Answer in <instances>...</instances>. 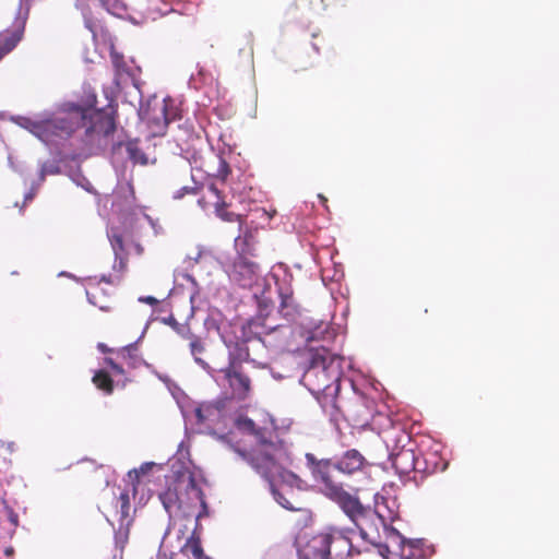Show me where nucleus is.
I'll return each instance as SVG.
<instances>
[{"label": "nucleus", "mask_w": 559, "mask_h": 559, "mask_svg": "<svg viewBox=\"0 0 559 559\" xmlns=\"http://www.w3.org/2000/svg\"><path fill=\"white\" fill-rule=\"evenodd\" d=\"M85 94L84 106H70L68 112L51 122L36 123L27 119L20 121L44 140L49 139V131L55 132L56 129L61 130V135L75 132L74 136L83 142L90 154L109 151L115 167L122 166L126 162L141 166L155 164L156 157L148 141L127 139L122 130L118 131L116 128L111 104L107 108L98 109L95 107L94 91L85 90Z\"/></svg>", "instance_id": "1"}, {"label": "nucleus", "mask_w": 559, "mask_h": 559, "mask_svg": "<svg viewBox=\"0 0 559 559\" xmlns=\"http://www.w3.org/2000/svg\"><path fill=\"white\" fill-rule=\"evenodd\" d=\"M267 321V318L258 316L240 326L229 325L218 329L221 338L228 348L229 366L216 370L212 378L219 386L228 388L234 399L246 400L251 391L249 377L238 370L236 364L250 361L257 367L265 368L267 366L266 362L259 361L252 355L265 350L266 341L263 338V335H269L284 329L283 325L269 324Z\"/></svg>", "instance_id": "2"}, {"label": "nucleus", "mask_w": 559, "mask_h": 559, "mask_svg": "<svg viewBox=\"0 0 559 559\" xmlns=\"http://www.w3.org/2000/svg\"><path fill=\"white\" fill-rule=\"evenodd\" d=\"M70 106H84V102L82 103H64L62 105V109L55 114L51 117H36V118H28V117H22L17 116L13 118V121L20 126L21 128L28 130L32 134H34L36 138H38L41 142H44L46 145L55 147L56 150V156H53L51 159L41 162H38L39 173H38V179L32 181L29 191H27L24 195V203L31 202L36 192L38 191L41 183L45 181L47 176L51 175H58L61 173V166L60 162L70 154L71 150L73 153L76 150H80V154L84 155H91L83 145V142L74 136L75 132H71V134H63L61 135V130L56 129V131L51 132L49 131V135L47 140L41 139L39 135H37L31 128H26L23 126V123L20 121L21 119H27L32 122L36 123H48L60 117L61 115H64L70 110Z\"/></svg>", "instance_id": "3"}, {"label": "nucleus", "mask_w": 559, "mask_h": 559, "mask_svg": "<svg viewBox=\"0 0 559 559\" xmlns=\"http://www.w3.org/2000/svg\"><path fill=\"white\" fill-rule=\"evenodd\" d=\"M237 451L238 455L261 475L269 486L282 483L290 488L302 489L305 487V481L286 468L292 464V457L284 444L278 440L265 441L262 439L259 451L254 452V454H248L240 450Z\"/></svg>", "instance_id": "4"}, {"label": "nucleus", "mask_w": 559, "mask_h": 559, "mask_svg": "<svg viewBox=\"0 0 559 559\" xmlns=\"http://www.w3.org/2000/svg\"><path fill=\"white\" fill-rule=\"evenodd\" d=\"M343 357L333 354L324 345L311 348L308 366L300 382L312 395L323 394L325 397H335L340 391L342 378Z\"/></svg>", "instance_id": "5"}, {"label": "nucleus", "mask_w": 559, "mask_h": 559, "mask_svg": "<svg viewBox=\"0 0 559 559\" xmlns=\"http://www.w3.org/2000/svg\"><path fill=\"white\" fill-rule=\"evenodd\" d=\"M349 531L335 527L313 536L298 549L299 559H352L354 547Z\"/></svg>", "instance_id": "6"}, {"label": "nucleus", "mask_w": 559, "mask_h": 559, "mask_svg": "<svg viewBox=\"0 0 559 559\" xmlns=\"http://www.w3.org/2000/svg\"><path fill=\"white\" fill-rule=\"evenodd\" d=\"M158 500L162 502L168 516L174 512L182 510L188 514L187 508H195L198 504L205 506L203 493L191 475L181 474L167 487L166 490L158 493Z\"/></svg>", "instance_id": "7"}, {"label": "nucleus", "mask_w": 559, "mask_h": 559, "mask_svg": "<svg viewBox=\"0 0 559 559\" xmlns=\"http://www.w3.org/2000/svg\"><path fill=\"white\" fill-rule=\"evenodd\" d=\"M193 431L195 433L210 435L218 441L227 444L237 454L240 448L233 443L231 433H219L221 428L227 427V415L225 411V401L202 403L194 409Z\"/></svg>", "instance_id": "8"}, {"label": "nucleus", "mask_w": 559, "mask_h": 559, "mask_svg": "<svg viewBox=\"0 0 559 559\" xmlns=\"http://www.w3.org/2000/svg\"><path fill=\"white\" fill-rule=\"evenodd\" d=\"M229 277L241 287H254L253 296L259 298V294H261L260 307L263 305L266 308L271 302V298L266 296L270 284L265 278L260 277L259 266L254 262L239 258L234 262Z\"/></svg>", "instance_id": "9"}, {"label": "nucleus", "mask_w": 559, "mask_h": 559, "mask_svg": "<svg viewBox=\"0 0 559 559\" xmlns=\"http://www.w3.org/2000/svg\"><path fill=\"white\" fill-rule=\"evenodd\" d=\"M373 514L380 522L388 540H403L399 527L393 526L394 523L401 521L400 502L396 497L376 495Z\"/></svg>", "instance_id": "10"}, {"label": "nucleus", "mask_w": 559, "mask_h": 559, "mask_svg": "<svg viewBox=\"0 0 559 559\" xmlns=\"http://www.w3.org/2000/svg\"><path fill=\"white\" fill-rule=\"evenodd\" d=\"M139 116L151 126L154 135H162L167 124L176 119L177 114L175 109L168 108L167 99L159 102L154 97L146 106H140Z\"/></svg>", "instance_id": "11"}, {"label": "nucleus", "mask_w": 559, "mask_h": 559, "mask_svg": "<svg viewBox=\"0 0 559 559\" xmlns=\"http://www.w3.org/2000/svg\"><path fill=\"white\" fill-rule=\"evenodd\" d=\"M273 280H275V284L277 286L278 296L281 299L278 312L281 316L287 321L295 322L298 319H302L306 316H302L301 309L299 305L296 302L293 290L289 286V282L292 276L284 272V276L281 280L280 276L273 273Z\"/></svg>", "instance_id": "12"}, {"label": "nucleus", "mask_w": 559, "mask_h": 559, "mask_svg": "<svg viewBox=\"0 0 559 559\" xmlns=\"http://www.w3.org/2000/svg\"><path fill=\"white\" fill-rule=\"evenodd\" d=\"M107 236L115 254V263L112 265L114 273L102 275L99 282L114 285L118 284L121 280L118 272H123L127 267V254L124 251L122 235L114 226L108 227Z\"/></svg>", "instance_id": "13"}, {"label": "nucleus", "mask_w": 559, "mask_h": 559, "mask_svg": "<svg viewBox=\"0 0 559 559\" xmlns=\"http://www.w3.org/2000/svg\"><path fill=\"white\" fill-rule=\"evenodd\" d=\"M300 335L310 345L313 342L330 343L335 337L334 330L323 320L305 317L299 322Z\"/></svg>", "instance_id": "14"}, {"label": "nucleus", "mask_w": 559, "mask_h": 559, "mask_svg": "<svg viewBox=\"0 0 559 559\" xmlns=\"http://www.w3.org/2000/svg\"><path fill=\"white\" fill-rule=\"evenodd\" d=\"M403 540L389 539L392 545L400 550L397 559H426L432 554V549L425 545L424 539H406Z\"/></svg>", "instance_id": "15"}, {"label": "nucleus", "mask_w": 559, "mask_h": 559, "mask_svg": "<svg viewBox=\"0 0 559 559\" xmlns=\"http://www.w3.org/2000/svg\"><path fill=\"white\" fill-rule=\"evenodd\" d=\"M174 292L183 294L185 292L190 299L191 305H194L197 296H199L200 289L197 281L188 273L175 272L174 274Z\"/></svg>", "instance_id": "16"}, {"label": "nucleus", "mask_w": 559, "mask_h": 559, "mask_svg": "<svg viewBox=\"0 0 559 559\" xmlns=\"http://www.w3.org/2000/svg\"><path fill=\"white\" fill-rule=\"evenodd\" d=\"M190 353L193 357L194 362L200 366L204 371H206L211 377L215 373L214 370L202 357L201 355L205 350L204 343L199 338L193 336L190 344Z\"/></svg>", "instance_id": "17"}, {"label": "nucleus", "mask_w": 559, "mask_h": 559, "mask_svg": "<svg viewBox=\"0 0 559 559\" xmlns=\"http://www.w3.org/2000/svg\"><path fill=\"white\" fill-rule=\"evenodd\" d=\"M132 491L131 487H126L120 491L118 500H117V513L119 514L120 526L124 524H129L130 522V497L129 492Z\"/></svg>", "instance_id": "18"}, {"label": "nucleus", "mask_w": 559, "mask_h": 559, "mask_svg": "<svg viewBox=\"0 0 559 559\" xmlns=\"http://www.w3.org/2000/svg\"><path fill=\"white\" fill-rule=\"evenodd\" d=\"M271 493L274 498V500L284 509L289 511L299 510L298 507L294 504L292 501V497L294 496L292 490L282 491L275 484H272V486H269Z\"/></svg>", "instance_id": "19"}, {"label": "nucleus", "mask_w": 559, "mask_h": 559, "mask_svg": "<svg viewBox=\"0 0 559 559\" xmlns=\"http://www.w3.org/2000/svg\"><path fill=\"white\" fill-rule=\"evenodd\" d=\"M211 192L216 197L217 201L215 203V213L216 215L222 218L223 221H226V222H235L239 218V215L233 213V212H228L226 210V206L227 204L223 201L222 199V195H221V191L212 186L211 187Z\"/></svg>", "instance_id": "20"}, {"label": "nucleus", "mask_w": 559, "mask_h": 559, "mask_svg": "<svg viewBox=\"0 0 559 559\" xmlns=\"http://www.w3.org/2000/svg\"><path fill=\"white\" fill-rule=\"evenodd\" d=\"M154 467L162 469L163 464H157L155 462H145L138 469L134 468V469L130 471L128 473V480H126L127 486L131 487L132 491H134L135 490V481L139 480L140 475H145Z\"/></svg>", "instance_id": "21"}, {"label": "nucleus", "mask_w": 559, "mask_h": 559, "mask_svg": "<svg viewBox=\"0 0 559 559\" xmlns=\"http://www.w3.org/2000/svg\"><path fill=\"white\" fill-rule=\"evenodd\" d=\"M235 425L236 427L241 430V431H246V432H250V433H254L257 435V431H255V424L253 420H251L250 418H247V417H238L235 421ZM264 439L265 441H272L271 439L267 440L264 438L263 435H259L258 433V445H257V449H254L252 452H248V454H254V452L259 451V448H260V443H261V440ZM240 451H242V449H240ZM243 452L247 453L246 450H243Z\"/></svg>", "instance_id": "22"}, {"label": "nucleus", "mask_w": 559, "mask_h": 559, "mask_svg": "<svg viewBox=\"0 0 559 559\" xmlns=\"http://www.w3.org/2000/svg\"><path fill=\"white\" fill-rule=\"evenodd\" d=\"M69 178L78 186L84 189L85 191L92 192V185L88 179L82 174L81 169L70 168L68 171Z\"/></svg>", "instance_id": "23"}, {"label": "nucleus", "mask_w": 559, "mask_h": 559, "mask_svg": "<svg viewBox=\"0 0 559 559\" xmlns=\"http://www.w3.org/2000/svg\"><path fill=\"white\" fill-rule=\"evenodd\" d=\"M93 382L98 389L105 391L106 393L109 394L112 392V380L107 374V372L103 370L97 371L93 377Z\"/></svg>", "instance_id": "24"}, {"label": "nucleus", "mask_w": 559, "mask_h": 559, "mask_svg": "<svg viewBox=\"0 0 559 559\" xmlns=\"http://www.w3.org/2000/svg\"><path fill=\"white\" fill-rule=\"evenodd\" d=\"M111 61L117 70V75L121 76L122 74H127L128 76L133 78V73L131 69L127 67L123 57L116 52L114 49L110 52Z\"/></svg>", "instance_id": "25"}, {"label": "nucleus", "mask_w": 559, "mask_h": 559, "mask_svg": "<svg viewBox=\"0 0 559 559\" xmlns=\"http://www.w3.org/2000/svg\"><path fill=\"white\" fill-rule=\"evenodd\" d=\"M209 80H212V75L200 68L197 75L191 74L188 84L191 88L198 90L201 84L207 83Z\"/></svg>", "instance_id": "26"}, {"label": "nucleus", "mask_w": 559, "mask_h": 559, "mask_svg": "<svg viewBox=\"0 0 559 559\" xmlns=\"http://www.w3.org/2000/svg\"><path fill=\"white\" fill-rule=\"evenodd\" d=\"M22 37H0V59L12 51Z\"/></svg>", "instance_id": "27"}, {"label": "nucleus", "mask_w": 559, "mask_h": 559, "mask_svg": "<svg viewBox=\"0 0 559 559\" xmlns=\"http://www.w3.org/2000/svg\"><path fill=\"white\" fill-rule=\"evenodd\" d=\"M25 24H26V14H20L15 21L13 22L12 26L7 29L8 35H23L25 31Z\"/></svg>", "instance_id": "28"}, {"label": "nucleus", "mask_w": 559, "mask_h": 559, "mask_svg": "<svg viewBox=\"0 0 559 559\" xmlns=\"http://www.w3.org/2000/svg\"><path fill=\"white\" fill-rule=\"evenodd\" d=\"M85 25L92 35H104L106 29L98 19L86 17Z\"/></svg>", "instance_id": "29"}, {"label": "nucleus", "mask_w": 559, "mask_h": 559, "mask_svg": "<svg viewBox=\"0 0 559 559\" xmlns=\"http://www.w3.org/2000/svg\"><path fill=\"white\" fill-rule=\"evenodd\" d=\"M109 13L112 15H116L118 17H124V14L127 13V7L119 0H114L109 3Z\"/></svg>", "instance_id": "30"}, {"label": "nucleus", "mask_w": 559, "mask_h": 559, "mask_svg": "<svg viewBox=\"0 0 559 559\" xmlns=\"http://www.w3.org/2000/svg\"><path fill=\"white\" fill-rule=\"evenodd\" d=\"M185 550L189 551L192 555L193 559H206V558H209L204 554L201 545L199 543H197V542H193L191 545H187Z\"/></svg>", "instance_id": "31"}, {"label": "nucleus", "mask_w": 559, "mask_h": 559, "mask_svg": "<svg viewBox=\"0 0 559 559\" xmlns=\"http://www.w3.org/2000/svg\"><path fill=\"white\" fill-rule=\"evenodd\" d=\"M8 163H9V167H10L12 170H14V171L19 173L22 177H24V170H25V169H24V165H23L22 163H16V162L13 159L12 155H9V156H8Z\"/></svg>", "instance_id": "32"}, {"label": "nucleus", "mask_w": 559, "mask_h": 559, "mask_svg": "<svg viewBox=\"0 0 559 559\" xmlns=\"http://www.w3.org/2000/svg\"><path fill=\"white\" fill-rule=\"evenodd\" d=\"M194 192H195V189H194V188H191V187H182L181 189L177 190V191L174 193V199H181V198H183L186 194L194 193Z\"/></svg>", "instance_id": "33"}, {"label": "nucleus", "mask_w": 559, "mask_h": 559, "mask_svg": "<svg viewBox=\"0 0 559 559\" xmlns=\"http://www.w3.org/2000/svg\"><path fill=\"white\" fill-rule=\"evenodd\" d=\"M229 173V166L228 164L223 159V158H219V167H218V174L219 176L225 179L226 176L228 175Z\"/></svg>", "instance_id": "34"}, {"label": "nucleus", "mask_w": 559, "mask_h": 559, "mask_svg": "<svg viewBox=\"0 0 559 559\" xmlns=\"http://www.w3.org/2000/svg\"><path fill=\"white\" fill-rule=\"evenodd\" d=\"M86 298H87V301L91 305L98 307L100 310H103V311H107L108 310L107 307H105L103 305H98V302L95 299V296L93 294H91L88 290H86Z\"/></svg>", "instance_id": "35"}, {"label": "nucleus", "mask_w": 559, "mask_h": 559, "mask_svg": "<svg viewBox=\"0 0 559 559\" xmlns=\"http://www.w3.org/2000/svg\"><path fill=\"white\" fill-rule=\"evenodd\" d=\"M106 362L109 365V367L111 368L112 371H115L116 373H123V369L121 366H119L118 364H116L111 358H106Z\"/></svg>", "instance_id": "36"}, {"label": "nucleus", "mask_w": 559, "mask_h": 559, "mask_svg": "<svg viewBox=\"0 0 559 559\" xmlns=\"http://www.w3.org/2000/svg\"><path fill=\"white\" fill-rule=\"evenodd\" d=\"M136 352V344H130L129 346H127L124 349H123V353L128 354V356L131 358V359H136L138 357L134 355V353Z\"/></svg>", "instance_id": "37"}, {"label": "nucleus", "mask_w": 559, "mask_h": 559, "mask_svg": "<svg viewBox=\"0 0 559 559\" xmlns=\"http://www.w3.org/2000/svg\"><path fill=\"white\" fill-rule=\"evenodd\" d=\"M140 302L148 304V305H156L158 300L155 297L152 296H141L139 297Z\"/></svg>", "instance_id": "38"}, {"label": "nucleus", "mask_w": 559, "mask_h": 559, "mask_svg": "<svg viewBox=\"0 0 559 559\" xmlns=\"http://www.w3.org/2000/svg\"><path fill=\"white\" fill-rule=\"evenodd\" d=\"M270 372H271V376L275 379V380H282L284 379V376L278 373V372H275L272 368H270Z\"/></svg>", "instance_id": "39"}, {"label": "nucleus", "mask_w": 559, "mask_h": 559, "mask_svg": "<svg viewBox=\"0 0 559 559\" xmlns=\"http://www.w3.org/2000/svg\"><path fill=\"white\" fill-rule=\"evenodd\" d=\"M343 0H322V2L324 3V7H329V5H333V4H336V3H340L342 2Z\"/></svg>", "instance_id": "40"}, {"label": "nucleus", "mask_w": 559, "mask_h": 559, "mask_svg": "<svg viewBox=\"0 0 559 559\" xmlns=\"http://www.w3.org/2000/svg\"><path fill=\"white\" fill-rule=\"evenodd\" d=\"M59 276H67L69 278H73V280L78 281V278L73 274L64 272V271L60 272Z\"/></svg>", "instance_id": "41"}, {"label": "nucleus", "mask_w": 559, "mask_h": 559, "mask_svg": "<svg viewBox=\"0 0 559 559\" xmlns=\"http://www.w3.org/2000/svg\"><path fill=\"white\" fill-rule=\"evenodd\" d=\"M164 322L165 323H169V324H177L176 320L174 317H169V319H164Z\"/></svg>", "instance_id": "42"}, {"label": "nucleus", "mask_w": 559, "mask_h": 559, "mask_svg": "<svg viewBox=\"0 0 559 559\" xmlns=\"http://www.w3.org/2000/svg\"><path fill=\"white\" fill-rule=\"evenodd\" d=\"M318 198H319V200L321 201L322 204H325L326 201H328L324 195H322V194H319Z\"/></svg>", "instance_id": "43"}, {"label": "nucleus", "mask_w": 559, "mask_h": 559, "mask_svg": "<svg viewBox=\"0 0 559 559\" xmlns=\"http://www.w3.org/2000/svg\"><path fill=\"white\" fill-rule=\"evenodd\" d=\"M143 217H144L145 219H147V221L150 222V224H153V221H152V218H151L148 215L143 214Z\"/></svg>", "instance_id": "44"}, {"label": "nucleus", "mask_w": 559, "mask_h": 559, "mask_svg": "<svg viewBox=\"0 0 559 559\" xmlns=\"http://www.w3.org/2000/svg\"><path fill=\"white\" fill-rule=\"evenodd\" d=\"M98 347H99L103 352L107 350V349H106V346H105L104 344H99V345H98Z\"/></svg>", "instance_id": "45"}, {"label": "nucleus", "mask_w": 559, "mask_h": 559, "mask_svg": "<svg viewBox=\"0 0 559 559\" xmlns=\"http://www.w3.org/2000/svg\"><path fill=\"white\" fill-rule=\"evenodd\" d=\"M183 417H185V419H186V423H188V421H190V420H191V419H189V418H188V416H187V414H186V413H183Z\"/></svg>", "instance_id": "46"}, {"label": "nucleus", "mask_w": 559, "mask_h": 559, "mask_svg": "<svg viewBox=\"0 0 559 559\" xmlns=\"http://www.w3.org/2000/svg\"><path fill=\"white\" fill-rule=\"evenodd\" d=\"M129 19H130L132 22L138 23V22L134 20V17L129 16Z\"/></svg>", "instance_id": "47"}]
</instances>
